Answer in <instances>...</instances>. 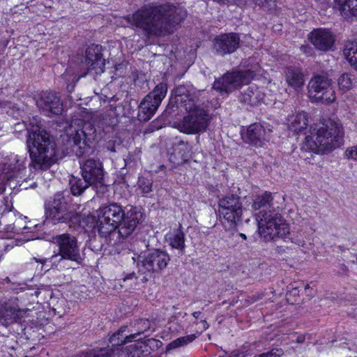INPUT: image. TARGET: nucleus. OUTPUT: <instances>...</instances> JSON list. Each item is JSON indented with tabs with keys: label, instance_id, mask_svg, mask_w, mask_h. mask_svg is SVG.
Returning <instances> with one entry per match:
<instances>
[{
	"label": "nucleus",
	"instance_id": "393cba45",
	"mask_svg": "<svg viewBox=\"0 0 357 357\" xmlns=\"http://www.w3.org/2000/svg\"><path fill=\"white\" fill-rule=\"evenodd\" d=\"M333 3L344 19H357V0H334Z\"/></svg>",
	"mask_w": 357,
	"mask_h": 357
},
{
	"label": "nucleus",
	"instance_id": "6e6552de",
	"mask_svg": "<svg viewBox=\"0 0 357 357\" xmlns=\"http://www.w3.org/2000/svg\"><path fill=\"white\" fill-rule=\"evenodd\" d=\"M259 233L264 241H275L282 238L286 241L290 234L288 224L282 215L275 211H260L256 214Z\"/></svg>",
	"mask_w": 357,
	"mask_h": 357
},
{
	"label": "nucleus",
	"instance_id": "aec40b11",
	"mask_svg": "<svg viewBox=\"0 0 357 357\" xmlns=\"http://www.w3.org/2000/svg\"><path fill=\"white\" fill-rule=\"evenodd\" d=\"M308 39L316 49L326 52L332 49L335 36L327 29H315L308 34Z\"/></svg>",
	"mask_w": 357,
	"mask_h": 357
},
{
	"label": "nucleus",
	"instance_id": "0eeeda50",
	"mask_svg": "<svg viewBox=\"0 0 357 357\" xmlns=\"http://www.w3.org/2000/svg\"><path fill=\"white\" fill-rule=\"evenodd\" d=\"M68 145L77 156L89 153L90 144L95 139L96 128L90 122H84L79 119H73L66 129Z\"/></svg>",
	"mask_w": 357,
	"mask_h": 357
},
{
	"label": "nucleus",
	"instance_id": "603ef678",
	"mask_svg": "<svg viewBox=\"0 0 357 357\" xmlns=\"http://www.w3.org/2000/svg\"><path fill=\"white\" fill-rule=\"evenodd\" d=\"M1 104H2V102H0V106L1 105Z\"/></svg>",
	"mask_w": 357,
	"mask_h": 357
},
{
	"label": "nucleus",
	"instance_id": "9d476101",
	"mask_svg": "<svg viewBox=\"0 0 357 357\" xmlns=\"http://www.w3.org/2000/svg\"><path fill=\"white\" fill-rule=\"evenodd\" d=\"M127 326L121 327L116 332L110 337L109 342L112 346H116L113 350L111 349L112 355L117 357H141L150 353V344L154 342V339H147L137 341L129 346H121L123 343L130 342L133 338H128L129 335H123Z\"/></svg>",
	"mask_w": 357,
	"mask_h": 357
},
{
	"label": "nucleus",
	"instance_id": "ddd939ff",
	"mask_svg": "<svg viewBox=\"0 0 357 357\" xmlns=\"http://www.w3.org/2000/svg\"><path fill=\"white\" fill-rule=\"evenodd\" d=\"M308 97L312 102L329 104L335 100L331 79L323 75H314L307 84Z\"/></svg>",
	"mask_w": 357,
	"mask_h": 357
},
{
	"label": "nucleus",
	"instance_id": "4468645a",
	"mask_svg": "<svg viewBox=\"0 0 357 357\" xmlns=\"http://www.w3.org/2000/svg\"><path fill=\"white\" fill-rule=\"evenodd\" d=\"M218 207L222 222H227L230 229H234L243 213L241 198L235 195H227L219 200Z\"/></svg>",
	"mask_w": 357,
	"mask_h": 357
},
{
	"label": "nucleus",
	"instance_id": "4c0bfd02",
	"mask_svg": "<svg viewBox=\"0 0 357 357\" xmlns=\"http://www.w3.org/2000/svg\"><path fill=\"white\" fill-rule=\"evenodd\" d=\"M255 4L259 7L266 6L268 8H272L273 0H253Z\"/></svg>",
	"mask_w": 357,
	"mask_h": 357
},
{
	"label": "nucleus",
	"instance_id": "4be33fe9",
	"mask_svg": "<svg viewBox=\"0 0 357 357\" xmlns=\"http://www.w3.org/2000/svg\"><path fill=\"white\" fill-rule=\"evenodd\" d=\"M246 142L255 146H262L268 140V133L259 123L250 125L247 130Z\"/></svg>",
	"mask_w": 357,
	"mask_h": 357
},
{
	"label": "nucleus",
	"instance_id": "7ed1b4c3",
	"mask_svg": "<svg viewBox=\"0 0 357 357\" xmlns=\"http://www.w3.org/2000/svg\"><path fill=\"white\" fill-rule=\"evenodd\" d=\"M201 93V91H197L193 87L183 85L178 86L175 89L176 102L188 112L179 124L180 130L184 133L202 132L208 126L209 114L197 104Z\"/></svg>",
	"mask_w": 357,
	"mask_h": 357
},
{
	"label": "nucleus",
	"instance_id": "3c124183",
	"mask_svg": "<svg viewBox=\"0 0 357 357\" xmlns=\"http://www.w3.org/2000/svg\"><path fill=\"white\" fill-rule=\"evenodd\" d=\"M77 357H82V355L81 354L77 355Z\"/></svg>",
	"mask_w": 357,
	"mask_h": 357
},
{
	"label": "nucleus",
	"instance_id": "9b49d317",
	"mask_svg": "<svg viewBox=\"0 0 357 357\" xmlns=\"http://www.w3.org/2000/svg\"><path fill=\"white\" fill-rule=\"evenodd\" d=\"M70 197L67 192L56 193L52 200L45 204V215L53 224L67 223L74 216L70 208Z\"/></svg>",
	"mask_w": 357,
	"mask_h": 357
},
{
	"label": "nucleus",
	"instance_id": "412c9836",
	"mask_svg": "<svg viewBox=\"0 0 357 357\" xmlns=\"http://www.w3.org/2000/svg\"><path fill=\"white\" fill-rule=\"evenodd\" d=\"M240 39L237 34L231 33L217 36L214 41V50L220 55L233 53L239 46Z\"/></svg>",
	"mask_w": 357,
	"mask_h": 357
},
{
	"label": "nucleus",
	"instance_id": "473e14b6",
	"mask_svg": "<svg viewBox=\"0 0 357 357\" xmlns=\"http://www.w3.org/2000/svg\"><path fill=\"white\" fill-rule=\"evenodd\" d=\"M82 357H111L110 349L102 348L100 349H92L88 352L81 354Z\"/></svg>",
	"mask_w": 357,
	"mask_h": 357
},
{
	"label": "nucleus",
	"instance_id": "e433bc0d",
	"mask_svg": "<svg viewBox=\"0 0 357 357\" xmlns=\"http://www.w3.org/2000/svg\"><path fill=\"white\" fill-rule=\"evenodd\" d=\"M344 154L347 158L357 160V145L347 149Z\"/></svg>",
	"mask_w": 357,
	"mask_h": 357
},
{
	"label": "nucleus",
	"instance_id": "c03bdc74",
	"mask_svg": "<svg viewBox=\"0 0 357 357\" xmlns=\"http://www.w3.org/2000/svg\"><path fill=\"white\" fill-rule=\"evenodd\" d=\"M201 312H195L192 313V316L195 318V319H198L199 318V316L201 315Z\"/></svg>",
	"mask_w": 357,
	"mask_h": 357
},
{
	"label": "nucleus",
	"instance_id": "39448f33",
	"mask_svg": "<svg viewBox=\"0 0 357 357\" xmlns=\"http://www.w3.org/2000/svg\"><path fill=\"white\" fill-rule=\"evenodd\" d=\"M26 146L35 169H47L56 161V146L45 130L36 128L27 136Z\"/></svg>",
	"mask_w": 357,
	"mask_h": 357
},
{
	"label": "nucleus",
	"instance_id": "37998d69",
	"mask_svg": "<svg viewBox=\"0 0 357 357\" xmlns=\"http://www.w3.org/2000/svg\"><path fill=\"white\" fill-rule=\"evenodd\" d=\"M201 323L202 324V329L206 330L208 328V324H207L206 321L205 319H203L201 321Z\"/></svg>",
	"mask_w": 357,
	"mask_h": 357
},
{
	"label": "nucleus",
	"instance_id": "7c9ffc66",
	"mask_svg": "<svg viewBox=\"0 0 357 357\" xmlns=\"http://www.w3.org/2000/svg\"><path fill=\"white\" fill-rule=\"evenodd\" d=\"M355 83L354 76L349 73L342 74L337 79L338 86L343 91L350 90Z\"/></svg>",
	"mask_w": 357,
	"mask_h": 357
},
{
	"label": "nucleus",
	"instance_id": "c9c22d12",
	"mask_svg": "<svg viewBox=\"0 0 357 357\" xmlns=\"http://www.w3.org/2000/svg\"><path fill=\"white\" fill-rule=\"evenodd\" d=\"M283 355V351L281 349H273L266 353H263L255 357H280Z\"/></svg>",
	"mask_w": 357,
	"mask_h": 357
},
{
	"label": "nucleus",
	"instance_id": "c85d7f7f",
	"mask_svg": "<svg viewBox=\"0 0 357 357\" xmlns=\"http://www.w3.org/2000/svg\"><path fill=\"white\" fill-rule=\"evenodd\" d=\"M273 195L270 192H264L261 195L255 197L252 208L255 211L260 210L262 208L271 207L273 205Z\"/></svg>",
	"mask_w": 357,
	"mask_h": 357
},
{
	"label": "nucleus",
	"instance_id": "72a5a7b5",
	"mask_svg": "<svg viewBox=\"0 0 357 357\" xmlns=\"http://www.w3.org/2000/svg\"><path fill=\"white\" fill-rule=\"evenodd\" d=\"M137 331L129 335V337L128 338L136 339L139 335H140L144 331H147L149 328L150 324H149V322L148 321V320L140 319V320L137 321Z\"/></svg>",
	"mask_w": 357,
	"mask_h": 357
},
{
	"label": "nucleus",
	"instance_id": "f257e3e1",
	"mask_svg": "<svg viewBox=\"0 0 357 357\" xmlns=\"http://www.w3.org/2000/svg\"><path fill=\"white\" fill-rule=\"evenodd\" d=\"M186 16L180 6L172 4L149 3L126 17L132 27L144 31L147 35L161 36L174 32Z\"/></svg>",
	"mask_w": 357,
	"mask_h": 357
},
{
	"label": "nucleus",
	"instance_id": "5701e85b",
	"mask_svg": "<svg viewBox=\"0 0 357 357\" xmlns=\"http://www.w3.org/2000/svg\"><path fill=\"white\" fill-rule=\"evenodd\" d=\"M285 81L287 85L295 91L301 90L305 84V77L301 69L288 67L284 71Z\"/></svg>",
	"mask_w": 357,
	"mask_h": 357
},
{
	"label": "nucleus",
	"instance_id": "79ce46f5",
	"mask_svg": "<svg viewBox=\"0 0 357 357\" xmlns=\"http://www.w3.org/2000/svg\"><path fill=\"white\" fill-rule=\"evenodd\" d=\"M305 340V336L304 335H300L296 338V342L303 343Z\"/></svg>",
	"mask_w": 357,
	"mask_h": 357
},
{
	"label": "nucleus",
	"instance_id": "a878e982",
	"mask_svg": "<svg viewBox=\"0 0 357 357\" xmlns=\"http://www.w3.org/2000/svg\"><path fill=\"white\" fill-rule=\"evenodd\" d=\"M26 311L8 306H0V322L4 326H8L17 321L23 317Z\"/></svg>",
	"mask_w": 357,
	"mask_h": 357
},
{
	"label": "nucleus",
	"instance_id": "a211bd4d",
	"mask_svg": "<svg viewBox=\"0 0 357 357\" xmlns=\"http://www.w3.org/2000/svg\"><path fill=\"white\" fill-rule=\"evenodd\" d=\"M100 51L101 47L98 45H91L86 49L84 60H82L80 63L84 75L93 70L96 74L104 72L105 60L102 58Z\"/></svg>",
	"mask_w": 357,
	"mask_h": 357
},
{
	"label": "nucleus",
	"instance_id": "a19ab883",
	"mask_svg": "<svg viewBox=\"0 0 357 357\" xmlns=\"http://www.w3.org/2000/svg\"><path fill=\"white\" fill-rule=\"evenodd\" d=\"M179 146H183V148L189 151L191 149L190 144L188 142H184L183 141H181L179 142Z\"/></svg>",
	"mask_w": 357,
	"mask_h": 357
},
{
	"label": "nucleus",
	"instance_id": "423d86ee",
	"mask_svg": "<svg viewBox=\"0 0 357 357\" xmlns=\"http://www.w3.org/2000/svg\"><path fill=\"white\" fill-rule=\"evenodd\" d=\"M52 242L58 247L59 252L50 258L36 259L41 264L47 262L57 268L67 267L66 261H70L81 264L82 257L80 254L77 240L75 236L68 233L52 236Z\"/></svg>",
	"mask_w": 357,
	"mask_h": 357
},
{
	"label": "nucleus",
	"instance_id": "de8ad7c7",
	"mask_svg": "<svg viewBox=\"0 0 357 357\" xmlns=\"http://www.w3.org/2000/svg\"><path fill=\"white\" fill-rule=\"evenodd\" d=\"M239 235L241 238H243L245 240L247 238L246 236L244 234L241 233L239 234Z\"/></svg>",
	"mask_w": 357,
	"mask_h": 357
},
{
	"label": "nucleus",
	"instance_id": "b1692460",
	"mask_svg": "<svg viewBox=\"0 0 357 357\" xmlns=\"http://www.w3.org/2000/svg\"><path fill=\"white\" fill-rule=\"evenodd\" d=\"M308 123V114L303 112L291 114L287 119V124L289 130L297 134L305 131Z\"/></svg>",
	"mask_w": 357,
	"mask_h": 357
},
{
	"label": "nucleus",
	"instance_id": "2eb2a0df",
	"mask_svg": "<svg viewBox=\"0 0 357 357\" xmlns=\"http://www.w3.org/2000/svg\"><path fill=\"white\" fill-rule=\"evenodd\" d=\"M167 92L165 83H160L147 94L139 106L138 118L141 121H148L153 116Z\"/></svg>",
	"mask_w": 357,
	"mask_h": 357
},
{
	"label": "nucleus",
	"instance_id": "6ab92c4d",
	"mask_svg": "<svg viewBox=\"0 0 357 357\" xmlns=\"http://www.w3.org/2000/svg\"><path fill=\"white\" fill-rule=\"evenodd\" d=\"M38 107L46 115H59L63 112V103L58 93L52 91L42 92L36 100Z\"/></svg>",
	"mask_w": 357,
	"mask_h": 357
},
{
	"label": "nucleus",
	"instance_id": "a18cd8bd",
	"mask_svg": "<svg viewBox=\"0 0 357 357\" xmlns=\"http://www.w3.org/2000/svg\"><path fill=\"white\" fill-rule=\"evenodd\" d=\"M309 47H307V46H301V49L302 51H303L304 52L307 53V49H308Z\"/></svg>",
	"mask_w": 357,
	"mask_h": 357
},
{
	"label": "nucleus",
	"instance_id": "8fccbe9b",
	"mask_svg": "<svg viewBox=\"0 0 357 357\" xmlns=\"http://www.w3.org/2000/svg\"><path fill=\"white\" fill-rule=\"evenodd\" d=\"M258 298H252V302H255V301H257Z\"/></svg>",
	"mask_w": 357,
	"mask_h": 357
},
{
	"label": "nucleus",
	"instance_id": "20e7f679",
	"mask_svg": "<svg viewBox=\"0 0 357 357\" xmlns=\"http://www.w3.org/2000/svg\"><path fill=\"white\" fill-rule=\"evenodd\" d=\"M305 144L315 153H325L340 147L344 141V132L339 121L329 119L314 123L305 132Z\"/></svg>",
	"mask_w": 357,
	"mask_h": 357
},
{
	"label": "nucleus",
	"instance_id": "f8f14e48",
	"mask_svg": "<svg viewBox=\"0 0 357 357\" xmlns=\"http://www.w3.org/2000/svg\"><path fill=\"white\" fill-rule=\"evenodd\" d=\"M255 69L227 72L215 80L213 89L222 95H228L243 84L249 83L255 75Z\"/></svg>",
	"mask_w": 357,
	"mask_h": 357
},
{
	"label": "nucleus",
	"instance_id": "bb28decb",
	"mask_svg": "<svg viewBox=\"0 0 357 357\" xmlns=\"http://www.w3.org/2000/svg\"><path fill=\"white\" fill-rule=\"evenodd\" d=\"M264 97V93L259 87L251 85L242 94L241 101L250 105H256L263 101Z\"/></svg>",
	"mask_w": 357,
	"mask_h": 357
},
{
	"label": "nucleus",
	"instance_id": "f704fd0d",
	"mask_svg": "<svg viewBox=\"0 0 357 357\" xmlns=\"http://www.w3.org/2000/svg\"><path fill=\"white\" fill-rule=\"evenodd\" d=\"M138 186L143 193H149L152 191L153 182L151 179L140 177L138 180Z\"/></svg>",
	"mask_w": 357,
	"mask_h": 357
},
{
	"label": "nucleus",
	"instance_id": "dca6fc26",
	"mask_svg": "<svg viewBox=\"0 0 357 357\" xmlns=\"http://www.w3.org/2000/svg\"><path fill=\"white\" fill-rule=\"evenodd\" d=\"M24 169V159L18 156H15L8 162L0 164V195L5 190L7 183L10 185V188H15L16 185L11 183L15 179L22 178L21 174Z\"/></svg>",
	"mask_w": 357,
	"mask_h": 357
},
{
	"label": "nucleus",
	"instance_id": "f3484780",
	"mask_svg": "<svg viewBox=\"0 0 357 357\" xmlns=\"http://www.w3.org/2000/svg\"><path fill=\"white\" fill-rule=\"evenodd\" d=\"M170 261L168 253L156 249L148 253L139 264V271L144 274L159 273L165 268Z\"/></svg>",
	"mask_w": 357,
	"mask_h": 357
},
{
	"label": "nucleus",
	"instance_id": "2f4dec72",
	"mask_svg": "<svg viewBox=\"0 0 357 357\" xmlns=\"http://www.w3.org/2000/svg\"><path fill=\"white\" fill-rule=\"evenodd\" d=\"M195 338L196 335L195 334H191L186 336L178 337L175 340L171 342L168 344L167 348L169 349H173L178 348L180 347H183L184 345L188 344L190 342H192L195 340Z\"/></svg>",
	"mask_w": 357,
	"mask_h": 357
},
{
	"label": "nucleus",
	"instance_id": "c756f323",
	"mask_svg": "<svg viewBox=\"0 0 357 357\" xmlns=\"http://www.w3.org/2000/svg\"><path fill=\"white\" fill-rule=\"evenodd\" d=\"M344 54L350 65L357 70V42H347L344 48Z\"/></svg>",
	"mask_w": 357,
	"mask_h": 357
},
{
	"label": "nucleus",
	"instance_id": "f03ea898",
	"mask_svg": "<svg viewBox=\"0 0 357 357\" xmlns=\"http://www.w3.org/2000/svg\"><path fill=\"white\" fill-rule=\"evenodd\" d=\"M142 217L135 208L125 213L120 205L113 203L98 210L96 228L101 237L120 243L134 231Z\"/></svg>",
	"mask_w": 357,
	"mask_h": 357
},
{
	"label": "nucleus",
	"instance_id": "09e8293b",
	"mask_svg": "<svg viewBox=\"0 0 357 357\" xmlns=\"http://www.w3.org/2000/svg\"><path fill=\"white\" fill-rule=\"evenodd\" d=\"M309 288V285H306V287H305V289L307 290V289Z\"/></svg>",
	"mask_w": 357,
	"mask_h": 357
},
{
	"label": "nucleus",
	"instance_id": "49530a36",
	"mask_svg": "<svg viewBox=\"0 0 357 357\" xmlns=\"http://www.w3.org/2000/svg\"><path fill=\"white\" fill-rule=\"evenodd\" d=\"M134 275V273H132V274H130L128 275L126 278L125 280L126 279H131L132 278V276Z\"/></svg>",
	"mask_w": 357,
	"mask_h": 357
},
{
	"label": "nucleus",
	"instance_id": "cd10ccee",
	"mask_svg": "<svg viewBox=\"0 0 357 357\" xmlns=\"http://www.w3.org/2000/svg\"><path fill=\"white\" fill-rule=\"evenodd\" d=\"M169 245L172 248L178 250V253L183 255L185 253V234L181 229V227L176 230H174L169 234Z\"/></svg>",
	"mask_w": 357,
	"mask_h": 357
},
{
	"label": "nucleus",
	"instance_id": "1a4fd4ad",
	"mask_svg": "<svg viewBox=\"0 0 357 357\" xmlns=\"http://www.w3.org/2000/svg\"><path fill=\"white\" fill-rule=\"evenodd\" d=\"M83 178L71 180L70 190L73 195H80L89 186L102 184L104 180L102 163L100 160L90 158L79 162Z\"/></svg>",
	"mask_w": 357,
	"mask_h": 357
},
{
	"label": "nucleus",
	"instance_id": "ea45409f",
	"mask_svg": "<svg viewBox=\"0 0 357 357\" xmlns=\"http://www.w3.org/2000/svg\"><path fill=\"white\" fill-rule=\"evenodd\" d=\"M107 149L111 152H116L115 149V142L113 140H109L106 144Z\"/></svg>",
	"mask_w": 357,
	"mask_h": 357
},
{
	"label": "nucleus",
	"instance_id": "58836bf2",
	"mask_svg": "<svg viewBox=\"0 0 357 357\" xmlns=\"http://www.w3.org/2000/svg\"><path fill=\"white\" fill-rule=\"evenodd\" d=\"M289 250V249L288 248H283L282 246H278L275 248V252L280 255L281 256L284 255V257H286L285 254H287Z\"/></svg>",
	"mask_w": 357,
	"mask_h": 357
}]
</instances>
